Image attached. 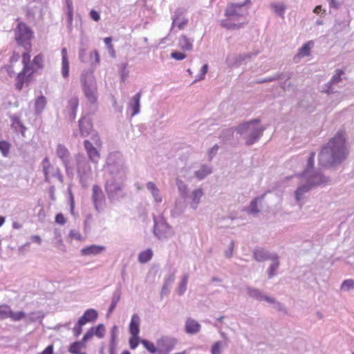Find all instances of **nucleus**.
Returning <instances> with one entry per match:
<instances>
[{
  "label": "nucleus",
  "instance_id": "obj_1",
  "mask_svg": "<svg viewBox=\"0 0 354 354\" xmlns=\"http://www.w3.org/2000/svg\"><path fill=\"white\" fill-rule=\"evenodd\" d=\"M126 167L122 156L119 152L111 153L105 167V191L111 203L125 197L124 190L126 180Z\"/></svg>",
  "mask_w": 354,
  "mask_h": 354
},
{
  "label": "nucleus",
  "instance_id": "obj_2",
  "mask_svg": "<svg viewBox=\"0 0 354 354\" xmlns=\"http://www.w3.org/2000/svg\"><path fill=\"white\" fill-rule=\"evenodd\" d=\"M347 154L344 135L342 132H338L322 149L319 154V162L322 167H330L342 162Z\"/></svg>",
  "mask_w": 354,
  "mask_h": 354
},
{
  "label": "nucleus",
  "instance_id": "obj_3",
  "mask_svg": "<svg viewBox=\"0 0 354 354\" xmlns=\"http://www.w3.org/2000/svg\"><path fill=\"white\" fill-rule=\"evenodd\" d=\"M315 152H311L307 161L306 168L300 175L301 184L295 191V199L299 202L304 198V195L310 189L317 185H324L328 183L329 179L323 176L319 171L313 169Z\"/></svg>",
  "mask_w": 354,
  "mask_h": 354
},
{
  "label": "nucleus",
  "instance_id": "obj_4",
  "mask_svg": "<svg viewBox=\"0 0 354 354\" xmlns=\"http://www.w3.org/2000/svg\"><path fill=\"white\" fill-rule=\"evenodd\" d=\"M245 0L242 3H229L225 10V19L221 22V26L227 29L239 28L247 23L248 8Z\"/></svg>",
  "mask_w": 354,
  "mask_h": 354
},
{
  "label": "nucleus",
  "instance_id": "obj_5",
  "mask_svg": "<svg viewBox=\"0 0 354 354\" xmlns=\"http://www.w3.org/2000/svg\"><path fill=\"white\" fill-rule=\"evenodd\" d=\"M266 127L260 124V120L253 119L239 124L236 132L241 135L245 141V145L250 146L259 141L263 136Z\"/></svg>",
  "mask_w": 354,
  "mask_h": 354
},
{
  "label": "nucleus",
  "instance_id": "obj_6",
  "mask_svg": "<svg viewBox=\"0 0 354 354\" xmlns=\"http://www.w3.org/2000/svg\"><path fill=\"white\" fill-rule=\"evenodd\" d=\"M80 82L83 93L88 102L96 106L98 100L97 86L91 70H84L81 74Z\"/></svg>",
  "mask_w": 354,
  "mask_h": 354
},
{
  "label": "nucleus",
  "instance_id": "obj_7",
  "mask_svg": "<svg viewBox=\"0 0 354 354\" xmlns=\"http://www.w3.org/2000/svg\"><path fill=\"white\" fill-rule=\"evenodd\" d=\"M176 185L181 198L189 200L190 208L196 210L198 207L201 198L204 196L203 189L201 187H198L189 194L188 185L179 178H176Z\"/></svg>",
  "mask_w": 354,
  "mask_h": 354
},
{
  "label": "nucleus",
  "instance_id": "obj_8",
  "mask_svg": "<svg viewBox=\"0 0 354 354\" xmlns=\"http://www.w3.org/2000/svg\"><path fill=\"white\" fill-rule=\"evenodd\" d=\"M76 171L80 183L83 187H86L93 179V172L88 160L82 154L75 156Z\"/></svg>",
  "mask_w": 354,
  "mask_h": 354
},
{
  "label": "nucleus",
  "instance_id": "obj_9",
  "mask_svg": "<svg viewBox=\"0 0 354 354\" xmlns=\"http://www.w3.org/2000/svg\"><path fill=\"white\" fill-rule=\"evenodd\" d=\"M29 49L26 50L22 55V62L24 64L23 70L19 73L16 79V88L21 91L23 88L24 84L28 81L30 75L32 73V70L29 65L30 55L29 53Z\"/></svg>",
  "mask_w": 354,
  "mask_h": 354
},
{
  "label": "nucleus",
  "instance_id": "obj_10",
  "mask_svg": "<svg viewBox=\"0 0 354 354\" xmlns=\"http://www.w3.org/2000/svg\"><path fill=\"white\" fill-rule=\"evenodd\" d=\"M55 153L57 157L62 161L66 175L70 178H73L74 176V168L71 160V153L67 147L62 144H58L56 147Z\"/></svg>",
  "mask_w": 354,
  "mask_h": 354
},
{
  "label": "nucleus",
  "instance_id": "obj_11",
  "mask_svg": "<svg viewBox=\"0 0 354 354\" xmlns=\"http://www.w3.org/2000/svg\"><path fill=\"white\" fill-rule=\"evenodd\" d=\"M32 37V32L30 28L24 23L18 24L15 30V38L17 43L24 47L26 50L30 48V39Z\"/></svg>",
  "mask_w": 354,
  "mask_h": 354
},
{
  "label": "nucleus",
  "instance_id": "obj_12",
  "mask_svg": "<svg viewBox=\"0 0 354 354\" xmlns=\"http://www.w3.org/2000/svg\"><path fill=\"white\" fill-rule=\"evenodd\" d=\"M41 165L44 175L45 182L50 183L51 178H56L60 183H63L64 178L61 174L60 169L57 167L53 166L48 157H45L42 160Z\"/></svg>",
  "mask_w": 354,
  "mask_h": 354
},
{
  "label": "nucleus",
  "instance_id": "obj_13",
  "mask_svg": "<svg viewBox=\"0 0 354 354\" xmlns=\"http://www.w3.org/2000/svg\"><path fill=\"white\" fill-rule=\"evenodd\" d=\"M154 234L159 239H167L173 235L171 227L162 217L153 218Z\"/></svg>",
  "mask_w": 354,
  "mask_h": 354
},
{
  "label": "nucleus",
  "instance_id": "obj_14",
  "mask_svg": "<svg viewBox=\"0 0 354 354\" xmlns=\"http://www.w3.org/2000/svg\"><path fill=\"white\" fill-rule=\"evenodd\" d=\"M26 317V313L23 311L13 312L10 306L0 305V320L10 318L12 321L19 322Z\"/></svg>",
  "mask_w": 354,
  "mask_h": 354
},
{
  "label": "nucleus",
  "instance_id": "obj_15",
  "mask_svg": "<svg viewBox=\"0 0 354 354\" xmlns=\"http://www.w3.org/2000/svg\"><path fill=\"white\" fill-rule=\"evenodd\" d=\"M92 200L97 212L103 209L105 205V197L102 189L98 185H93L92 189Z\"/></svg>",
  "mask_w": 354,
  "mask_h": 354
},
{
  "label": "nucleus",
  "instance_id": "obj_16",
  "mask_svg": "<svg viewBox=\"0 0 354 354\" xmlns=\"http://www.w3.org/2000/svg\"><path fill=\"white\" fill-rule=\"evenodd\" d=\"M248 296L259 301L274 302V298L265 295L261 290L248 286L246 288Z\"/></svg>",
  "mask_w": 354,
  "mask_h": 354
},
{
  "label": "nucleus",
  "instance_id": "obj_17",
  "mask_svg": "<svg viewBox=\"0 0 354 354\" xmlns=\"http://www.w3.org/2000/svg\"><path fill=\"white\" fill-rule=\"evenodd\" d=\"M257 54L258 53L230 55L227 57L226 63L230 67H236L242 64L247 59H250L252 56H256Z\"/></svg>",
  "mask_w": 354,
  "mask_h": 354
},
{
  "label": "nucleus",
  "instance_id": "obj_18",
  "mask_svg": "<svg viewBox=\"0 0 354 354\" xmlns=\"http://www.w3.org/2000/svg\"><path fill=\"white\" fill-rule=\"evenodd\" d=\"M84 145L89 160L93 163L97 164L100 157L97 147L93 146V143L88 140H84Z\"/></svg>",
  "mask_w": 354,
  "mask_h": 354
},
{
  "label": "nucleus",
  "instance_id": "obj_19",
  "mask_svg": "<svg viewBox=\"0 0 354 354\" xmlns=\"http://www.w3.org/2000/svg\"><path fill=\"white\" fill-rule=\"evenodd\" d=\"M78 105L79 99L77 97H72L68 100L66 112L69 120H71V121L75 120L76 117V113Z\"/></svg>",
  "mask_w": 354,
  "mask_h": 354
},
{
  "label": "nucleus",
  "instance_id": "obj_20",
  "mask_svg": "<svg viewBox=\"0 0 354 354\" xmlns=\"http://www.w3.org/2000/svg\"><path fill=\"white\" fill-rule=\"evenodd\" d=\"M141 92L133 95L128 103L127 109L131 111V116L133 117L138 114L140 111Z\"/></svg>",
  "mask_w": 354,
  "mask_h": 354
},
{
  "label": "nucleus",
  "instance_id": "obj_21",
  "mask_svg": "<svg viewBox=\"0 0 354 354\" xmlns=\"http://www.w3.org/2000/svg\"><path fill=\"white\" fill-rule=\"evenodd\" d=\"M201 325L195 319L189 317L185 324V330L189 335H196L200 332Z\"/></svg>",
  "mask_w": 354,
  "mask_h": 354
},
{
  "label": "nucleus",
  "instance_id": "obj_22",
  "mask_svg": "<svg viewBox=\"0 0 354 354\" xmlns=\"http://www.w3.org/2000/svg\"><path fill=\"white\" fill-rule=\"evenodd\" d=\"M106 248L103 245H91L89 246L83 248L81 250V254L83 256H96L104 251H105Z\"/></svg>",
  "mask_w": 354,
  "mask_h": 354
},
{
  "label": "nucleus",
  "instance_id": "obj_23",
  "mask_svg": "<svg viewBox=\"0 0 354 354\" xmlns=\"http://www.w3.org/2000/svg\"><path fill=\"white\" fill-rule=\"evenodd\" d=\"M146 188L150 192L153 201L156 203L159 204L162 201V196L161 194V192L153 182L149 181L147 183Z\"/></svg>",
  "mask_w": 354,
  "mask_h": 354
},
{
  "label": "nucleus",
  "instance_id": "obj_24",
  "mask_svg": "<svg viewBox=\"0 0 354 354\" xmlns=\"http://www.w3.org/2000/svg\"><path fill=\"white\" fill-rule=\"evenodd\" d=\"M274 253H270L263 248H256L252 252L254 259L259 262L271 259Z\"/></svg>",
  "mask_w": 354,
  "mask_h": 354
},
{
  "label": "nucleus",
  "instance_id": "obj_25",
  "mask_svg": "<svg viewBox=\"0 0 354 354\" xmlns=\"http://www.w3.org/2000/svg\"><path fill=\"white\" fill-rule=\"evenodd\" d=\"M62 55V68L61 74L64 79L69 76V60L68 56V51L66 48H63L61 50Z\"/></svg>",
  "mask_w": 354,
  "mask_h": 354
},
{
  "label": "nucleus",
  "instance_id": "obj_26",
  "mask_svg": "<svg viewBox=\"0 0 354 354\" xmlns=\"http://www.w3.org/2000/svg\"><path fill=\"white\" fill-rule=\"evenodd\" d=\"M92 124L90 119L86 116L82 117L79 121L80 133L82 136L86 137L88 136L92 130Z\"/></svg>",
  "mask_w": 354,
  "mask_h": 354
},
{
  "label": "nucleus",
  "instance_id": "obj_27",
  "mask_svg": "<svg viewBox=\"0 0 354 354\" xmlns=\"http://www.w3.org/2000/svg\"><path fill=\"white\" fill-rule=\"evenodd\" d=\"M193 173L194 178L198 180H202L212 173V168L209 165L203 164L198 169H194Z\"/></svg>",
  "mask_w": 354,
  "mask_h": 354
},
{
  "label": "nucleus",
  "instance_id": "obj_28",
  "mask_svg": "<svg viewBox=\"0 0 354 354\" xmlns=\"http://www.w3.org/2000/svg\"><path fill=\"white\" fill-rule=\"evenodd\" d=\"M97 312L94 309L86 310L84 315L80 317V324L85 325L87 322H94L97 318Z\"/></svg>",
  "mask_w": 354,
  "mask_h": 354
},
{
  "label": "nucleus",
  "instance_id": "obj_29",
  "mask_svg": "<svg viewBox=\"0 0 354 354\" xmlns=\"http://www.w3.org/2000/svg\"><path fill=\"white\" fill-rule=\"evenodd\" d=\"M194 39L186 35H181L178 41V46L184 51H191L193 49Z\"/></svg>",
  "mask_w": 354,
  "mask_h": 354
},
{
  "label": "nucleus",
  "instance_id": "obj_30",
  "mask_svg": "<svg viewBox=\"0 0 354 354\" xmlns=\"http://www.w3.org/2000/svg\"><path fill=\"white\" fill-rule=\"evenodd\" d=\"M175 281V272H173L169 274L165 278L164 281V284L162 286L160 295L163 297L164 295H167L170 292V288L171 285Z\"/></svg>",
  "mask_w": 354,
  "mask_h": 354
},
{
  "label": "nucleus",
  "instance_id": "obj_31",
  "mask_svg": "<svg viewBox=\"0 0 354 354\" xmlns=\"http://www.w3.org/2000/svg\"><path fill=\"white\" fill-rule=\"evenodd\" d=\"M140 317L138 314H133L129 324V332L131 336H137L140 333Z\"/></svg>",
  "mask_w": 354,
  "mask_h": 354
},
{
  "label": "nucleus",
  "instance_id": "obj_32",
  "mask_svg": "<svg viewBox=\"0 0 354 354\" xmlns=\"http://www.w3.org/2000/svg\"><path fill=\"white\" fill-rule=\"evenodd\" d=\"M187 24V19L174 15L172 17V25L171 28V32L175 31L176 28H178V30H183L186 27Z\"/></svg>",
  "mask_w": 354,
  "mask_h": 354
},
{
  "label": "nucleus",
  "instance_id": "obj_33",
  "mask_svg": "<svg viewBox=\"0 0 354 354\" xmlns=\"http://www.w3.org/2000/svg\"><path fill=\"white\" fill-rule=\"evenodd\" d=\"M87 41L88 40L86 37H81L80 47L79 50V59L80 62L84 63L88 62V59L86 55Z\"/></svg>",
  "mask_w": 354,
  "mask_h": 354
},
{
  "label": "nucleus",
  "instance_id": "obj_34",
  "mask_svg": "<svg viewBox=\"0 0 354 354\" xmlns=\"http://www.w3.org/2000/svg\"><path fill=\"white\" fill-rule=\"evenodd\" d=\"M344 74L343 71L338 69L335 71V74L332 77L331 80L328 84V88L325 91L327 93L333 92V85L338 84L342 80V75Z\"/></svg>",
  "mask_w": 354,
  "mask_h": 354
},
{
  "label": "nucleus",
  "instance_id": "obj_35",
  "mask_svg": "<svg viewBox=\"0 0 354 354\" xmlns=\"http://www.w3.org/2000/svg\"><path fill=\"white\" fill-rule=\"evenodd\" d=\"M46 98L41 95L35 100V111L37 115L40 114L46 106Z\"/></svg>",
  "mask_w": 354,
  "mask_h": 354
},
{
  "label": "nucleus",
  "instance_id": "obj_36",
  "mask_svg": "<svg viewBox=\"0 0 354 354\" xmlns=\"http://www.w3.org/2000/svg\"><path fill=\"white\" fill-rule=\"evenodd\" d=\"M270 260L272 261V263L268 270V277L270 279L272 278L276 274V272L279 266V257L277 254H274Z\"/></svg>",
  "mask_w": 354,
  "mask_h": 354
},
{
  "label": "nucleus",
  "instance_id": "obj_37",
  "mask_svg": "<svg viewBox=\"0 0 354 354\" xmlns=\"http://www.w3.org/2000/svg\"><path fill=\"white\" fill-rule=\"evenodd\" d=\"M313 46V41H309L307 43L304 44L298 50L297 54V57L299 58H302L306 56H308L310 53V50Z\"/></svg>",
  "mask_w": 354,
  "mask_h": 354
},
{
  "label": "nucleus",
  "instance_id": "obj_38",
  "mask_svg": "<svg viewBox=\"0 0 354 354\" xmlns=\"http://www.w3.org/2000/svg\"><path fill=\"white\" fill-rule=\"evenodd\" d=\"M194 170L192 167H185L180 170L179 176L177 178L180 179L183 178L187 180H192L194 178Z\"/></svg>",
  "mask_w": 354,
  "mask_h": 354
},
{
  "label": "nucleus",
  "instance_id": "obj_39",
  "mask_svg": "<svg viewBox=\"0 0 354 354\" xmlns=\"http://www.w3.org/2000/svg\"><path fill=\"white\" fill-rule=\"evenodd\" d=\"M189 274L187 273L183 274L181 278V281L177 288V293L179 295H183L187 290V285L188 282Z\"/></svg>",
  "mask_w": 354,
  "mask_h": 354
},
{
  "label": "nucleus",
  "instance_id": "obj_40",
  "mask_svg": "<svg viewBox=\"0 0 354 354\" xmlns=\"http://www.w3.org/2000/svg\"><path fill=\"white\" fill-rule=\"evenodd\" d=\"M271 8L273 11L280 16L281 18H284L285 11L286 6L283 3H273L271 4Z\"/></svg>",
  "mask_w": 354,
  "mask_h": 354
},
{
  "label": "nucleus",
  "instance_id": "obj_41",
  "mask_svg": "<svg viewBox=\"0 0 354 354\" xmlns=\"http://www.w3.org/2000/svg\"><path fill=\"white\" fill-rule=\"evenodd\" d=\"M153 257V251L151 249L145 250L141 252L138 255V261L141 263H145L149 261Z\"/></svg>",
  "mask_w": 354,
  "mask_h": 354
},
{
  "label": "nucleus",
  "instance_id": "obj_42",
  "mask_svg": "<svg viewBox=\"0 0 354 354\" xmlns=\"http://www.w3.org/2000/svg\"><path fill=\"white\" fill-rule=\"evenodd\" d=\"M12 128H14L15 130L17 131H19L21 132V135L23 136H24V133H25V131L26 130V128L25 127V126L21 123V122L20 121V120L17 118V117H14L12 118Z\"/></svg>",
  "mask_w": 354,
  "mask_h": 354
},
{
  "label": "nucleus",
  "instance_id": "obj_43",
  "mask_svg": "<svg viewBox=\"0 0 354 354\" xmlns=\"http://www.w3.org/2000/svg\"><path fill=\"white\" fill-rule=\"evenodd\" d=\"M84 344L81 341L75 342L69 346L68 351L72 354H79Z\"/></svg>",
  "mask_w": 354,
  "mask_h": 354
},
{
  "label": "nucleus",
  "instance_id": "obj_44",
  "mask_svg": "<svg viewBox=\"0 0 354 354\" xmlns=\"http://www.w3.org/2000/svg\"><path fill=\"white\" fill-rule=\"evenodd\" d=\"M10 149V143L4 140L0 141V151L3 157L6 158L9 156Z\"/></svg>",
  "mask_w": 354,
  "mask_h": 354
},
{
  "label": "nucleus",
  "instance_id": "obj_45",
  "mask_svg": "<svg viewBox=\"0 0 354 354\" xmlns=\"http://www.w3.org/2000/svg\"><path fill=\"white\" fill-rule=\"evenodd\" d=\"M340 289H341V290L345 291V292L349 291L351 290H353L354 289V280L352 279H348L344 280L341 284Z\"/></svg>",
  "mask_w": 354,
  "mask_h": 354
},
{
  "label": "nucleus",
  "instance_id": "obj_46",
  "mask_svg": "<svg viewBox=\"0 0 354 354\" xmlns=\"http://www.w3.org/2000/svg\"><path fill=\"white\" fill-rule=\"evenodd\" d=\"M88 59L91 66H96L100 62V55L97 50H95L91 52Z\"/></svg>",
  "mask_w": 354,
  "mask_h": 354
},
{
  "label": "nucleus",
  "instance_id": "obj_47",
  "mask_svg": "<svg viewBox=\"0 0 354 354\" xmlns=\"http://www.w3.org/2000/svg\"><path fill=\"white\" fill-rule=\"evenodd\" d=\"M140 342L149 353H156L157 352V348L153 343L147 339H142Z\"/></svg>",
  "mask_w": 354,
  "mask_h": 354
},
{
  "label": "nucleus",
  "instance_id": "obj_48",
  "mask_svg": "<svg viewBox=\"0 0 354 354\" xmlns=\"http://www.w3.org/2000/svg\"><path fill=\"white\" fill-rule=\"evenodd\" d=\"M93 333L94 335L98 338H102L105 334V327L104 324H98L95 328H94Z\"/></svg>",
  "mask_w": 354,
  "mask_h": 354
},
{
  "label": "nucleus",
  "instance_id": "obj_49",
  "mask_svg": "<svg viewBox=\"0 0 354 354\" xmlns=\"http://www.w3.org/2000/svg\"><path fill=\"white\" fill-rule=\"evenodd\" d=\"M260 199V198H255L251 201L250 206L248 207V212L250 214H255L259 212V209L257 208V203L259 200Z\"/></svg>",
  "mask_w": 354,
  "mask_h": 354
},
{
  "label": "nucleus",
  "instance_id": "obj_50",
  "mask_svg": "<svg viewBox=\"0 0 354 354\" xmlns=\"http://www.w3.org/2000/svg\"><path fill=\"white\" fill-rule=\"evenodd\" d=\"M223 343L220 341L216 342L212 346L211 354H222Z\"/></svg>",
  "mask_w": 354,
  "mask_h": 354
},
{
  "label": "nucleus",
  "instance_id": "obj_51",
  "mask_svg": "<svg viewBox=\"0 0 354 354\" xmlns=\"http://www.w3.org/2000/svg\"><path fill=\"white\" fill-rule=\"evenodd\" d=\"M207 71L208 65L205 64L202 66L200 73L196 76V79L194 80V83L203 80L205 78L206 73H207Z\"/></svg>",
  "mask_w": 354,
  "mask_h": 354
},
{
  "label": "nucleus",
  "instance_id": "obj_52",
  "mask_svg": "<svg viewBox=\"0 0 354 354\" xmlns=\"http://www.w3.org/2000/svg\"><path fill=\"white\" fill-rule=\"evenodd\" d=\"M120 295L115 292L113 295V297H112V300H111V304L109 306V313H111L113 310L115 308L119 300H120Z\"/></svg>",
  "mask_w": 354,
  "mask_h": 354
},
{
  "label": "nucleus",
  "instance_id": "obj_53",
  "mask_svg": "<svg viewBox=\"0 0 354 354\" xmlns=\"http://www.w3.org/2000/svg\"><path fill=\"white\" fill-rule=\"evenodd\" d=\"M68 192L69 194V205H70V211L71 214H74V208H75V200L74 196L72 193L71 189L70 187L68 188Z\"/></svg>",
  "mask_w": 354,
  "mask_h": 354
},
{
  "label": "nucleus",
  "instance_id": "obj_54",
  "mask_svg": "<svg viewBox=\"0 0 354 354\" xmlns=\"http://www.w3.org/2000/svg\"><path fill=\"white\" fill-rule=\"evenodd\" d=\"M171 57L176 60L180 61L186 57V55L184 53L175 50L171 53Z\"/></svg>",
  "mask_w": 354,
  "mask_h": 354
},
{
  "label": "nucleus",
  "instance_id": "obj_55",
  "mask_svg": "<svg viewBox=\"0 0 354 354\" xmlns=\"http://www.w3.org/2000/svg\"><path fill=\"white\" fill-rule=\"evenodd\" d=\"M66 22L67 26L69 30L71 31L73 28V12H66Z\"/></svg>",
  "mask_w": 354,
  "mask_h": 354
},
{
  "label": "nucleus",
  "instance_id": "obj_56",
  "mask_svg": "<svg viewBox=\"0 0 354 354\" xmlns=\"http://www.w3.org/2000/svg\"><path fill=\"white\" fill-rule=\"evenodd\" d=\"M139 336H132L129 339V345L131 349H136L139 344Z\"/></svg>",
  "mask_w": 354,
  "mask_h": 354
},
{
  "label": "nucleus",
  "instance_id": "obj_57",
  "mask_svg": "<svg viewBox=\"0 0 354 354\" xmlns=\"http://www.w3.org/2000/svg\"><path fill=\"white\" fill-rule=\"evenodd\" d=\"M118 327L117 326H113L111 330V343L113 344L115 341L118 337Z\"/></svg>",
  "mask_w": 354,
  "mask_h": 354
},
{
  "label": "nucleus",
  "instance_id": "obj_58",
  "mask_svg": "<svg viewBox=\"0 0 354 354\" xmlns=\"http://www.w3.org/2000/svg\"><path fill=\"white\" fill-rule=\"evenodd\" d=\"M68 236L71 239H75L77 241L82 239V235L77 230H71L69 232Z\"/></svg>",
  "mask_w": 354,
  "mask_h": 354
},
{
  "label": "nucleus",
  "instance_id": "obj_59",
  "mask_svg": "<svg viewBox=\"0 0 354 354\" xmlns=\"http://www.w3.org/2000/svg\"><path fill=\"white\" fill-rule=\"evenodd\" d=\"M94 327L91 328L90 330H88L84 335L82 342L84 344L85 342H86L88 340H89L93 335H94Z\"/></svg>",
  "mask_w": 354,
  "mask_h": 354
},
{
  "label": "nucleus",
  "instance_id": "obj_60",
  "mask_svg": "<svg viewBox=\"0 0 354 354\" xmlns=\"http://www.w3.org/2000/svg\"><path fill=\"white\" fill-rule=\"evenodd\" d=\"M330 8L338 9L342 4V0H328Z\"/></svg>",
  "mask_w": 354,
  "mask_h": 354
},
{
  "label": "nucleus",
  "instance_id": "obj_61",
  "mask_svg": "<svg viewBox=\"0 0 354 354\" xmlns=\"http://www.w3.org/2000/svg\"><path fill=\"white\" fill-rule=\"evenodd\" d=\"M218 150V146L217 145H214L208 152L209 160H211L214 156L217 153Z\"/></svg>",
  "mask_w": 354,
  "mask_h": 354
},
{
  "label": "nucleus",
  "instance_id": "obj_62",
  "mask_svg": "<svg viewBox=\"0 0 354 354\" xmlns=\"http://www.w3.org/2000/svg\"><path fill=\"white\" fill-rule=\"evenodd\" d=\"M91 140H92L91 143H93V146L95 145L97 147H101L102 142H101L100 137L97 134L93 135L91 137Z\"/></svg>",
  "mask_w": 354,
  "mask_h": 354
},
{
  "label": "nucleus",
  "instance_id": "obj_63",
  "mask_svg": "<svg viewBox=\"0 0 354 354\" xmlns=\"http://www.w3.org/2000/svg\"><path fill=\"white\" fill-rule=\"evenodd\" d=\"M83 325L80 324V320L78 319L77 323L73 328V333L75 337H78L82 331V327Z\"/></svg>",
  "mask_w": 354,
  "mask_h": 354
},
{
  "label": "nucleus",
  "instance_id": "obj_64",
  "mask_svg": "<svg viewBox=\"0 0 354 354\" xmlns=\"http://www.w3.org/2000/svg\"><path fill=\"white\" fill-rule=\"evenodd\" d=\"M233 249H234V242L231 241L228 248L226 250L225 252V256L227 258H230L232 257L233 254Z\"/></svg>",
  "mask_w": 354,
  "mask_h": 354
}]
</instances>
